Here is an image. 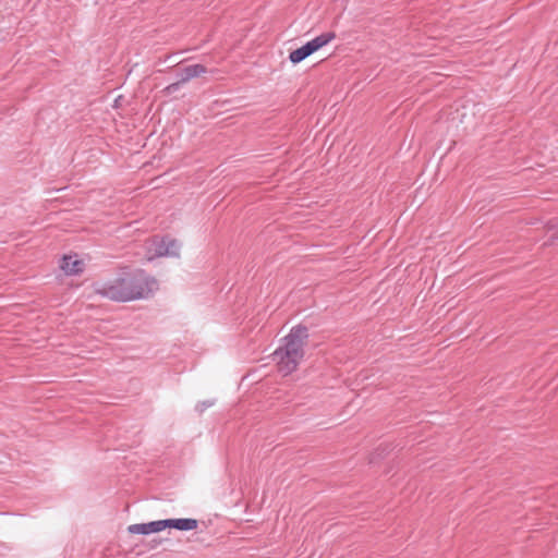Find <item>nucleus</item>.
<instances>
[{"instance_id":"1a4fd4ad","label":"nucleus","mask_w":558,"mask_h":558,"mask_svg":"<svg viewBox=\"0 0 558 558\" xmlns=\"http://www.w3.org/2000/svg\"><path fill=\"white\" fill-rule=\"evenodd\" d=\"M214 405V401L213 400H207V401H203V402H199L196 404L195 407V410L198 412V413H203L206 409L210 408Z\"/></svg>"},{"instance_id":"0eeeda50","label":"nucleus","mask_w":558,"mask_h":558,"mask_svg":"<svg viewBox=\"0 0 558 558\" xmlns=\"http://www.w3.org/2000/svg\"><path fill=\"white\" fill-rule=\"evenodd\" d=\"M166 527H173L180 531H192L197 529L198 521L196 519L182 518V519H166Z\"/></svg>"},{"instance_id":"f03ea898","label":"nucleus","mask_w":558,"mask_h":558,"mask_svg":"<svg viewBox=\"0 0 558 558\" xmlns=\"http://www.w3.org/2000/svg\"><path fill=\"white\" fill-rule=\"evenodd\" d=\"M308 330L304 326H295L284 337L283 343L274 352V361L278 371L284 376L293 373L304 356V345Z\"/></svg>"},{"instance_id":"20e7f679","label":"nucleus","mask_w":558,"mask_h":558,"mask_svg":"<svg viewBox=\"0 0 558 558\" xmlns=\"http://www.w3.org/2000/svg\"><path fill=\"white\" fill-rule=\"evenodd\" d=\"M335 34L331 32L323 33L319 36H316L312 40L307 41L302 47L293 50L289 54V60L296 64L310 57L312 53L316 52L327 44H329L333 38Z\"/></svg>"},{"instance_id":"423d86ee","label":"nucleus","mask_w":558,"mask_h":558,"mask_svg":"<svg viewBox=\"0 0 558 558\" xmlns=\"http://www.w3.org/2000/svg\"><path fill=\"white\" fill-rule=\"evenodd\" d=\"M165 529H166L165 520H158V521H151L148 523L131 524V525H129L128 531L131 534L148 535V534H153V533H158Z\"/></svg>"},{"instance_id":"39448f33","label":"nucleus","mask_w":558,"mask_h":558,"mask_svg":"<svg viewBox=\"0 0 558 558\" xmlns=\"http://www.w3.org/2000/svg\"><path fill=\"white\" fill-rule=\"evenodd\" d=\"M206 68L202 64H192L187 65L179 73V80L166 87V92L168 94H173L180 89V87L191 81L194 77H197L204 73H206Z\"/></svg>"},{"instance_id":"f257e3e1","label":"nucleus","mask_w":558,"mask_h":558,"mask_svg":"<svg viewBox=\"0 0 558 558\" xmlns=\"http://www.w3.org/2000/svg\"><path fill=\"white\" fill-rule=\"evenodd\" d=\"M157 289L158 282L155 278L143 270H136L132 275L102 283L96 289V292L112 301L128 302L146 299Z\"/></svg>"},{"instance_id":"7ed1b4c3","label":"nucleus","mask_w":558,"mask_h":558,"mask_svg":"<svg viewBox=\"0 0 558 558\" xmlns=\"http://www.w3.org/2000/svg\"><path fill=\"white\" fill-rule=\"evenodd\" d=\"M181 244L169 236H155L146 242V258L153 260L156 257H178Z\"/></svg>"},{"instance_id":"6e6552de","label":"nucleus","mask_w":558,"mask_h":558,"mask_svg":"<svg viewBox=\"0 0 558 558\" xmlns=\"http://www.w3.org/2000/svg\"><path fill=\"white\" fill-rule=\"evenodd\" d=\"M61 268L66 275H77L83 271L84 263L76 256H64L62 259Z\"/></svg>"}]
</instances>
